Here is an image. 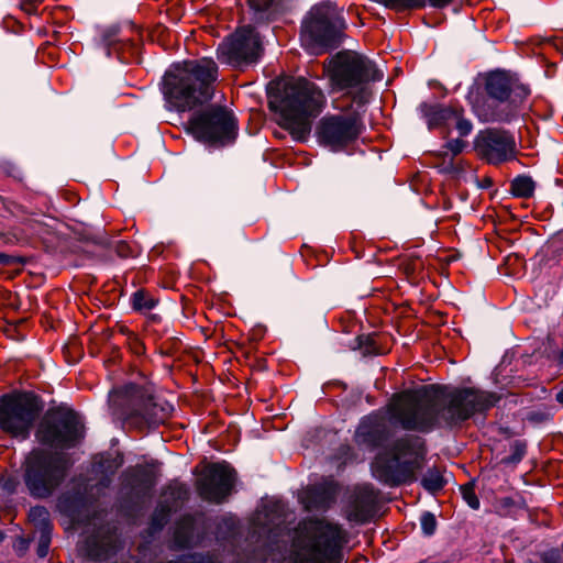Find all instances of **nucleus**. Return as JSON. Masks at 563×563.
<instances>
[{
  "label": "nucleus",
  "mask_w": 563,
  "mask_h": 563,
  "mask_svg": "<svg viewBox=\"0 0 563 563\" xmlns=\"http://www.w3.org/2000/svg\"><path fill=\"white\" fill-rule=\"evenodd\" d=\"M158 300L147 290L139 289L131 296V306L137 312H148L154 309Z\"/></svg>",
  "instance_id": "c756f323"
},
{
  "label": "nucleus",
  "mask_w": 563,
  "mask_h": 563,
  "mask_svg": "<svg viewBox=\"0 0 563 563\" xmlns=\"http://www.w3.org/2000/svg\"><path fill=\"white\" fill-rule=\"evenodd\" d=\"M218 77V64L210 57L184 60L166 70L162 91L175 110L190 111L213 98Z\"/></svg>",
  "instance_id": "7ed1b4c3"
},
{
  "label": "nucleus",
  "mask_w": 563,
  "mask_h": 563,
  "mask_svg": "<svg viewBox=\"0 0 563 563\" xmlns=\"http://www.w3.org/2000/svg\"><path fill=\"white\" fill-rule=\"evenodd\" d=\"M494 510L500 517L515 518L517 511L526 508L525 499L521 496L517 498L505 496L496 498L493 503Z\"/></svg>",
  "instance_id": "cd10ccee"
},
{
  "label": "nucleus",
  "mask_w": 563,
  "mask_h": 563,
  "mask_svg": "<svg viewBox=\"0 0 563 563\" xmlns=\"http://www.w3.org/2000/svg\"><path fill=\"white\" fill-rule=\"evenodd\" d=\"M119 330H120V332H121L122 334H124V335L126 336V339H129V333H134L133 331H131V330H130L128 327H125V325H121Z\"/></svg>",
  "instance_id": "864d4df0"
},
{
  "label": "nucleus",
  "mask_w": 563,
  "mask_h": 563,
  "mask_svg": "<svg viewBox=\"0 0 563 563\" xmlns=\"http://www.w3.org/2000/svg\"><path fill=\"white\" fill-rule=\"evenodd\" d=\"M166 503L168 505L162 506L161 511L164 512L166 518L173 509H176L189 498V488L186 484L180 482H172L164 490Z\"/></svg>",
  "instance_id": "bb28decb"
},
{
  "label": "nucleus",
  "mask_w": 563,
  "mask_h": 563,
  "mask_svg": "<svg viewBox=\"0 0 563 563\" xmlns=\"http://www.w3.org/2000/svg\"><path fill=\"white\" fill-rule=\"evenodd\" d=\"M262 53L260 34L251 25L236 29L217 48L218 59L235 68H243L256 63Z\"/></svg>",
  "instance_id": "ddd939ff"
},
{
  "label": "nucleus",
  "mask_w": 563,
  "mask_h": 563,
  "mask_svg": "<svg viewBox=\"0 0 563 563\" xmlns=\"http://www.w3.org/2000/svg\"><path fill=\"white\" fill-rule=\"evenodd\" d=\"M236 473L227 463H211L196 481L199 497L211 504H222L232 493Z\"/></svg>",
  "instance_id": "dca6fc26"
},
{
  "label": "nucleus",
  "mask_w": 563,
  "mask_h": 563,
  "mask_svg": "<svg viewBox=\"0 0 563 563\" xmlns=\"http://www.w3.org/2000/svg\"><path fill=\"white\" fill-rule=\"evenodd\" d=\"M347 542V532L325 518L310 517L299 522L291 542L294 563H334Z\"/></svg>",
  "instance_id": "20e7f679"
},
{
  "label": "nucleus",
  "mask_w": 563,
  "mask_h": 563,
  "mask_svg": "<svg viewBox=\"0 0 563 563\" xmlns=\"http://www.w3.org/2000/svg\"><path fill=\"white\" fill-rule=\"evenodd\" d=\"M88 504L86 487L78 485L71 492H66L58 497L57 507L60 512L75 518Z\"/></svg>",
  "instance_id": "a878e982"
},
{
  "label": "nucleus",
  "mask_w": 563,
  "mask_h": 563,
  "mask_svg": "<svg viewBox=\"0 0 563 563\" xmlns=\"http://www.w3.org/2000/svg\"><path fill=\"white\" fill-rule=\"evenodd\" d=\"M36 435L44 444L69 449L84 438V426L73 410H57L45 417Z\"/></svg>",
  "instance_id": "4468645a"
},
{
  "label": "nucleus",
  "mask_w": 563,
  "mask_h": 563,
  "mask_svg": "<svg viewBox=\"0 0 563 563\" xmlns=\"http://www.w3.org/2000/svg\"><path fill=\"white\" fill-rule=\"evenodd\" d=\"M463 114L464 112H460L459 115L454 118V122L460 135L467 136L473 130V124L468 119H465Z\"/></svg>",
  "instance_id": "ea45409f"
},
{
  "label": "nucleus",
  "mask_w": 563,
  "mask_h": 563,
  "mask_svg": "<svg viewBox=\"0 0 563 563\" xmlns=\"http://www.w3.org/2000/svg\"><path fill=\"white\" fill-rule=\"evenodd\" d=\"M555 241L563 244V231L558 234ZM561 249H563V245L561 246Z\"/></svg>",
  "instance_id": "5fc2aeb1"
},
{
  "label": "nucleus",
  "mask_w": 563,
  "mask_h": 563,
  "mask_svg": "<svg viewBox=\"0 0 563 563\" xmlns=\"http://www.w3.org/2000/svg\"><path fill=\"white\" fill-rule=\"evenodd\" d=\"M16 486L18 482L14 478H8L3 484V488L10 494L15 493Z\"/></svg>",
  "instance_id": "49530a36"
},
{
  "label": "nucleus",
  "mask_w": 563,
  "mask_h": 563,
  "mask_svg": "<svg viewBox=\"0 0 563 563\" xmlns=\"http://www.w3.org/2000/svg\"><path fill=\"white\" fill-rule=\"evenodd\" d=\"M453 0H429V3L434 8H444Z\"/></svg>",
  "instance_id": "de8ad7c7"
},
{
  "label": "nucleus",
  "mask_w": 563,
  "mask_h": 563,
  "mask_svg": "<svg viewBox=\"0 0 563 563\" xmlns=\"http://www.w3.org/2000/svg\"><path fill=\"white\" fill-rule=\"evenodd\" d=\"M358 349L364 355H376L379 353L375 334L360 335L357 336Z\"/></svg>",
  "instance_id": "72a5a7b5"
},
{
  "label": "nucleus",
  "mask_w": 563,
  "mask_h": 563,
  "mask_svg": "<svg viewBox=\"0 0 563 563\" xmlns=\"http://www.w3.org/2000/svg\"><path fill=\"white\" fill-rule=\"evenodd\" d=\"M496 393L474 387L427 385L393 395L388 411L402 430L429 433L438 427H459L497 405Z\"/></svg>",
  "instance_id": "f257e3e1"
},
{
  "label": "nucleus",
  "mask_w": 563,
  "mask_h": 563,
  "mask_svg": "<svg viewBox=\"0 0 563 563\" xmlns=\"http://www.w3.org/2000/svg\"><path fill=\"white\" fill-rule=\"evenodd\" d=\"M159 466L157 461L146 465H136L128 468L124 473V483L137 497L151 496L156 484L155 467Z\"/></svg>",
  "instance_id": "412c9836"
},
{
  "label": "nucleus",
  "mask_w": 563,
  "mask_h": 563,
  "mask_svg": "<svg viewBox=\"0 0 563 563\" xmlns=\"http://www.w3.org/2000/svg\"><path fill=\"white\" fill-rule=\"evenodd\" d=\"M126 343L129 345L130 351L133 354L141 356L145 353V345L135 333H129V339H126Z\"/></svg>",
  "instance_id": "58836bf2"
},
{
  "label": "nucleus",
  "mask_w": 563,
  "mask_h": 563,
  "mask_svg": "<svg viewBox=\"0 0 563 563\" xmlns=\"http://www.w3.org/2000/svg\"><path fill=\"white\" fill-rule=\"evenodd\" d=\"M43 409L33 393H16L0 398V428L12 435L26 437Z\"/></svg>",
  "instance_id": "9b49d317"
},
{
  "label": "nucleus",
  "mask_w": 563,
  "mask_h": 563,
  "mask_svg": "<svg viewBox=\"0 0 563 563\" xmlns=\"http://www.w3.org/2000/svg\"><path fill=\"white\" fill-rule=\"evenodd\" d=\"M11 263H13V256L4 254V253H0V264L9 265Z\"/></svg>",
  "instance_id": "09e8293b"
},
{
  "label": "nucleus",
  "mask_w": 563,
  "mask_h": 563,
  "mask_svg": "<svg viewBox=\"0 0 563 563\" xmlns=\"http://www.w3.org/2000/svg\"><path fill=\"white\" fill-rule=\"evenodd\" d=\"M465 146L466 142L461 139L450 140L444 145V147L452 153V156L461 154Z\"/></svg>",
  "instance_id": "79ce46f5"
},
{
  "label": "nucleus",
  "mask_w": 563,
  "mask_h": 563,
  "mask_svg": "<svg viewBox=\"0 0 563 563\" xmlns=\"http://www.w3.org/2000/svg\"><path fill=\"white\" fill-rule=\"evenodd\" d=\"M461 494L464 501L474 510H477L481 506L479 499L475 493V487L472 482L461 486Z\"/></svg>",
  "instance_id": "c9c22d12"
},
{
  "label": "nucleus",
  "mask_w": 563,
  "mask_h": 563,
  "mask_svg": "<svg viewBox=\"0 0 563 563\" xmlns=\"http://www.w3.org/2000/svg\"><path fill=\"white\" fill-rule=\"evenodd\" d=\"M473 145L477 157L493 166L515 161L518 154L515 135L500 128L481 130Z\"/></svg>",
  "instance_id": "2eb2a0df"
},
{
  "label": "nucleus",
  "mask_w": 563,
  "mask_h": 563,
  "mask_svg": "<svg viewBox=\"0 0 563 563\" xmlns=\"http://www.w3.org/2000/svg\"><path fill=\"white\" fill-rule=\"evenodd\" d=\"M553 415L550 410H534L529 413V420L537 423L550 421Z\"/></svg>",
  "instance_id": "37998d69"
},
{
  "label": "nucleus",
  "mask_w": 563,
  "mask_h": 563,
  "mask_svg": "<svg viewBox=\"0 0 563 563\" xmlns=\"http://www.w3.org/2000/svg\"><path fill=\"white\" fill-rule=\"evenodd\" d=\"M423 488L432 494L441 490L445 481L438 468H429L421 479Z\"/></svg>",
  "instance_id": "473e14b6"
},
{
  "label": "nucleus",
  "mask_w": 563,
  "mask_h": 563,
  "mask_svg": "<svg viewBox=\"0 0 563 563\" xmlns=\"http://www.w3.org/2000/svg\"><path fill=\"white\" fill-rule=\"evenodd\" d=\"M102 44L107 49L108 56L115 54L123 63H131L133 59L137 58L140 53L139 44L130 38H119L117 29H110L103 32Z\"/></svg>",
  "instance_id": "5701e85b"
},
{
  "label": "nucleus",
  "mask_w": 563,
  "mask_h": 563,
  "mask_svg": "<svg viewBox=\"0 0 563 563\" xmlns=\"http://www.w3.org/2000/svg\"><path fill=\"white\" fill-rule=\"evenodd\" d=\"M339 487L333 481L310 485L303 492L301 501L309 511H325L336 500Z\"/></svg>",
  "instance_id": "aec40b11"
},
{
  "label": "nucleus",
  "mask_w": 563,
  "mask_h": 563,
  "mask_svg": "<svg viewBox=\"0 0 563 563\" xmlns=\"http://www.w3.org/2000/svg\"><path fill=\"white\" fill-rule=\"evenodd\" d=\"M4 539V534L2 532H0V542H2Z\"/></svg>",
  "instance_id": "6e6d98bb"
},
{
  "label": "nucleus",
  "mask_w": 563,
  "mask_h": 563,
  "mask_svg": "<svg viewBox=\"0 0 563 563\" xmlns=\"http://www.w3.org/2000/svg\"><path fill=\"white\" fill-rule=\"evenodd\" d=\"M555 400L563 407V385L558 389Z\"/></svg>",
  "instance_id": "603ef678"
},
{
  "label": "nucleus",
  "mask_w": 563,
  "mask_h": 563,
  "mask_svg": "<svg viewBox=\"0 0 563 563\" xmlns=\"http://www.w3.org/2000/svg\"><path fill=\"white\" fill-rule=\"evenodd\" d=\"M343 449H345L346 451H350L351 448L350 446H344Z\"/></svg>",
  "instance_id": "4d7b16f0"
},
{
  "label": "nucleus",
  "mask_w": 563,
  "mask_h": 563,
  "mask_svg": "<svg viewBox=\"0 0 563 563\" xmlns=\"http://www.w3.org/2000/svg\"><path fill=\"white\" fill-rule=\"evenodd\" d=\"M80 550L90 560H104L114 551L113 536L98 530L86 538Z\"/></svg>",
  "instance_id": "393cba45"
},
{
  "label": "nucleus",
  "mask_w": 563,
  "mask_h": 563,
  "mask_svg": "<svg viewBox=\"0 0 563 563\" xmlns=\"http://www.w3.org/2000/svg\"><path fill=\"white\" fill-rule=\"evenodd\" d=\"M420 525L424 536H432L437 529L435 516L429 511L423 512L420 518Z\"/></svg>",
  "instance_id": "e433bc0d"
},
{
  "label": "nucleus",
  "mask_w": 563,
  "mask_h": 563,
  "mask_svg": "<svg viewBox=\"0 0 563 563\" xmlns=\"http://www.w3.org/2000/svg\"><path fill=\"white\" fill-rule=\"evenodd\" d=\"M186 130L197 141L209 145H225L236 136V120L231 111L222 106H209L191 114Z\"/></svg>",
  "instance_id": "1a4fd4ad"
},
{
  "label": "nucleus",
  "mask_w": 563,
  "mask_h": 563,
  "mask_svg": "<svg viewBox=\"0 0 563 563\" xmlns=\"http://www.w3.org/2000/svg\"><path fill=\"white\" fill-rule=\"evenodd\" d=\"M388 406L389 402L385 408L362 418L354 433V441L358 446L374 451L382 448L390 439L391 426L402 429L400 424L391 420Z\"/></svg>",
  "instance_id": "f3484780"
},
{
  "label": "nucleus",
  "mask_w": 563,
  "mask_h": 563,
  "mask_svg": "<svg viewBox=\"0 0 563 563\" xmlns=\"http://www.w3.org/2000/svg\"><path fill=\"white\" fill-rule=\"evenodd\" d=\"M484 88L487 97L490 98L515 99V93H519L520 99H527L530 93L527 86L504 70L489 73L485 78Z\"/></svg>",
  "instance_id": "6ab92c4d"
},
{
  "label": "nucleus",
  "mask_w": 563,
  "mask_h": 563,
  "mask_svg": "<svg viewBox=\"0 0 563 563\" xmlns=\"http://www.w3.org/2000/svg\"><path fill=\"white\" fill-rule=\"evenodd\" d=\"M536 188V183L533 179L526 175L517 176L511 183H510V192L515 197L519 198H530L533 196Z\"/></svg>",
  "instance_id": "7c9ffc66"
},
{
  "label": "nucleus",
  "mask_w": 563,
  "mask_h": 563,
  "mask_svg": "<svg viewBox=\"0 0 563 563\" xmlns=\"http://www.w3.org/2000/svg\"><path fill=\"white\" fill-rule=\"evenodd\" d=\"M555 361L560 368H563V345L562 349L556 353Z\"/></svg>",
  "instance_id": "3c124183"
},
{
  "label": "nucleus",
  "mask_w": 563,
  "mask_h": 563,
  "mask_svg": "<svg viewBox=\"0 0 563 563\" xmlns=\"http://www.w3.org/2000/svg\"><path fill=\"white\" fill-rule=\"evenodd\" d=\"M420 110L427 120L429 130L448 126L460 112H464L461 106L453 103L448 106L422 103Z\"/></svg>",
  "instance_id": "b1692460"
},
{
  "label": "nucleus",
  "mask_w": 563,
  "mask_h": 563,
  "mask_svg": "<svg viewBox=\"0 0 563 563\" xmlns=\"http://www.w3.org/2000/svg\"><path fill=\"white\" fill-rule=\"evenodd\" d=\"M109 408L113 417L141 431L165 423L172 412V406L157 401L146 389L134 384L112 390Z\"/></svg>",
  "instance_id": "423d86ee"
},
{
  "label": "nucleus",
  "mask_w": 563,
  "mask_h": 563,
  "mask_svg": "<svg viewBox=\"0 0 563 563\" xmlns=\"http://www.w3.org/2000/svg\"><path fill=\"white\" fill-rule=\"evenodd\" d=\"M195 528V518L191 515L184 516L177 523L174 538L178 545L185 548L189 544Z\"/></svg>",
  "instance_id": "c85d7f7f"
},
{
  "label": "nucleus",
  "mask_w": 563,
  "mask_h": 563,
  "mask_svg": "<svg viewBox=\"0 0 563 563\" xmlns=\"http://www.w3.org/2000/svg\"><path fill=\"white\" fill-rule=\"evenodd\" d=\"M268 97L269 108L280 114L279 125L300 142L309 136L312 120L327 103L323 91L302 77L272 81Z\"/></svg>",
  "instance_id": "f03ea898"
},
{
  "label": "nucleus",
  "mask_w": 563,
  "mask_h": 563,
  "mask_svg": "<svg viewBox=\"0 0 563 563\" xmlns=\"http://www.w3.org/2000/svg\"><path fill=\"white\" fill-rule=\"evenodd\" d=\"M364 130L362 117L357 112L327 114L318 122V142L333 152L344 150L354 143Z\"/></svg>",
  "instance_id": "f8f14e48"
},
{
  "label": "nucleus",
  "mask_w": 563,
  "mask_h": 563,
  "mask_svg": "<svg viewBox=\"0 0 563 563\" xmlns=\"http://www.w3.org/2000/svg\"><path fill=\"white\" fill-rule=\"evenodd\" d=\"M273 3V0H249L251 9L257 12L266 11Z\"/></svg>",
  "instance_id": "a18cd8bd"
},
{
  "label": "nucleus",
  "mask_w": 563,
  "mask_h": 563,
  "mask_svg": "<svg viewBox=\"0 0 563 563\" xmlns=\"http://www.w3.org/2000/svg\"><path fill=\"white\" fill-rule=\"evenodd\" d=\"M66 475L67 463L60 454L35 450L25 460L23 479L33 498L51 497L65 481Z\"/></svg>",
  "instance_id": "6e6552de"
},
{
  "label": "nucleus",
  "mask_w": 563,
  "mask_h": 563,
  "mask_svg": "<svg viewBox=\"0 0 563 563\" xmlns=\"http://www.w3.org/2000/svg\"><path fill=\"white\" fill-rule=\"evenodd\" d=\"M328 77L332 90L345 91L354 103L363 106L372 96L369 84L380 80L383 74L369 59L340 52L329 63Z\"/></svg>",
  "instance_id": "0eeeda50"
},
{
  "label": "nucleus",
  "mask_w": 563,
  "mask_h": 563,
  "mask_svg": "<svg viewBox=\"0 0 563 563\" xmlns=\"http://www.w3.org/2000/svg\"><path fill=\"white\" fill-rule=\"evenodd\" d=\"M527 444L523 441L516 440L510 445V454L503 460L506 464H517L526 455Z\"/></svg>",
  "instance_id": "f704fd0d"
},
{
  "label": "nucleus",
  "mask_w": 563,
  "mask_h": 563,
  "mask_svg": "<svg viewBox=\"0 0 563 563\" xmlns=\"http://www.w3.org/2000/svg\"><path fill=\"white\" fill-rule=\"evenodd\" d=\"M43 0H19V7L26 14H35Z\"/></svg>",
  "instance_id": "c03bdc74"
},
{
  "label": "nucleus",
  "mask_w": 563,
  "mask_h": 563,
  "mask_svg": "<svg viewBox=\"0 0 563 563\" xmlns=\"http://www.w3.org/2000/svg\"><path fill=\"white\" fill-rule=\"evenodd\" d=\"M526 99L515 93V99L487 97L475 107L479 121L490 123H510L518 118L520 108Z\"/></svg>",
  "instance_id": "a211bd4d"
},
{
  "label": "nucleus",
  "mask_w": 563,
  "mask_h": 563,
  "mask_svg": "<svg viewBox=\"0 0 563 563\" xmlns=\"http://www.w3.org/2000/svg\"><path fill=\"white\" fill-rule=\"evenodd\" d=\"M122 464V459L120 460H113L111 461V465H109L108 467L110 468L111 473L113 474Z\"/></svg>",
  "instance_id": "8fccbe9b"
},
{
  "label": "nucleus",
  "mask_w": 563,
  "mask_h": 563,
  "mask_svg": "<svg viewBox=\"0 0 563 563\" xmlns=\"http://www.w3.org/2000/svg\"><path fill=\"white\" fill-rule=\"evenodd\" d=\"M29 520L34 525L38 532L53 529L49 512L44 506L32 507L29 511Z\"/></svg>",
  "instance_id": "2f4dec72"
},
{
  "label": "nucleus",
  "mask_w": 563,
  "mask_h": 563,
  "mask_svg": "<svg viewBox=\"0 0 563 563\" xmlns=\"http://www.w3.org/2000/svg\"><path fill=\"white\" fill-rule=\"evenodd\" d=\"M344 21L331 5H313L301 25V40L311 48H336L341 44Z\"/></svg>",
  "instance_id": "9d476101"
},
{
  "label": "nucleus",
  "mask_w": 563,
  "mask_h": 563,
  "mask_svg": "<svg viewBox=\"0 0 563 563\" xmlns=\"http://www.w3.org/2000/svg\"><path fill=\"white\" fill-rule=\"evenodd\" d=\"M426 453L423 439L405 434L375 456L372 463L373 475L380 483L391 487L411 483L416 481V473L422 467Z\"/></svg>",
  "instance_id": "39448f33"
},
{
  "label": "nucleus",
  "mask_w": 563,
  "mask_h": 563,
  "mask_svg": "<svg viewBox=\"0 0 563 563\" xmlns=\"http://www.w3.org/2000/svg\"><path fill=\"white\" fill-rule=\"evenodd\" d=\"M377 493L371 486H364L356 493L355 499L346 515L351 522L365 523L376 511Z\"/></svg>",
  "instance_id": "4be33fe9"
},
{
  "label": "nucleus",
  "mask_w": 563,
  "mask_h": 563,
  "mask_svg": "<svg viewBox=\"0 0 563 563\" xmlns=\"http://www.w3.org/2000/svg\"><path fill=\"white\" fill-rule=\"evenodd\" d=\"M114 251L122 258L133 257L136 254L135 249L125 241H118Z\"/></svg>",
  "instance_id": "a19ab883"
},
{
  "label": "nucleus",
  "mask_w": 563,
  "mask_h": 563,
  "mask_svg": "<svg viewBox=\"0 0 563 563\" xmlns=\"http://www.w3.org/2000/svg\"><path fill=\"white\" fill-rule=\"evenodd\" d=\"M38 542L36 553L40 558H45L48 554L51 540H52V530L41 531L38 532Z\"/></svg>",
  "instance_id": "4c0bfd02"
}]
</instances>
